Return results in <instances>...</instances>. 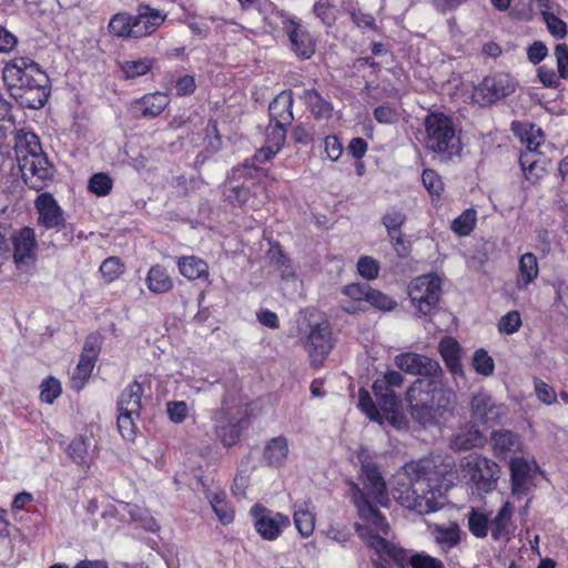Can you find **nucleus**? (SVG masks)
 <instances>
[{
  "label": "nucleus",
  "instance_id": "nucleus-27",
  "mask_svg": "<svg viewBox=\"0 0 568 568\" xmlns=\"http://www.w3.org/2000/svg\"><path fill=\"white\" fill-rule=\"evenodd\" d=\"M439 353L454 377H464L460 363V345L453 337H444L438 345Z\"/></svg>",
  "mask_w": 568,
  "mask_h": 568
},
{
  "label": "nucleus",
  "instance_id": "nucleus-51",
  "mask_svg": "<svg viewBox=\"0 0 568 568\" xmlns=\"http://www.w3.org/2000/svg\"><path fill=\"white\" fill-rule=\"evenodd\" d=\"M358 407L371 420L382 423L383 413L378 410L369 393L365 389H361L358 393Z\"/></svg>",
  "mask_w": 568,
  "mask_h": 568
},
{
  "label": "nucleus",
  "instance_id": "nucleus-63",
  "mask_svg": "<svg viewBox=\"0 0 568 568\" xmlns=\"http://www.w3.org/2000/svg\"><path fill=\"white\" fill-rule=\"evenodd\" d=\"M314 12L318 19L325 24L331 27L335 20L336 14L333 6L328 1H318L314 6Z\"/></svg>",
  "mask_w": 568,
  "mask_h": 568
},
{
  "label": "nucleus",
  "instance_id": "nucleus-32",
  "mask_svg": "<svg viewBox=\"0 0 568 568\" xmlns=\"http://www.w3.org/2000/svg\"><path fill=\"white\" fill-rule=\"evenodd\" d=\"M406 222V215L400 209L390 207L382 217V224L385 226L388 237L395 246L403 245L402 226Z\"/></svg>",
  "mask_w": 568,
  "mask_h": 568
},
{
  "label": "nucleus",
  "instance_id": "nucleus-60",
  "mask_svg": "<svg viewBox=\"0 0 568 568\" xmlns=\"http://www.w3.org/2000/svg\"><path fill=\"white\" fill-rule=\"evenodd\" d=\"M534 386L536 396L541 403L546 405H551L556 403L557 394L550 385H548L544 381L535 379Z\"/></svg>",
  "mask_w": 568,
  "mask_h": 568
},
{
  "label": "nucleus",
  "instance_id": "nucleus-31",
  "mask_svg": "<svg viewBox=\"0 0 568 568\" xmlns=\"http://www.w3.org/2000/svg\"><path fill=\"white\" fill-rule=\"evenodd\" d=\"M433 403H430L429 406V415H430V423H433L437 417H442L445 413L453 409L456 396L452 389L443 387L437 381H436V389L434 393H432V399Z\"/></svg>",
  "mask_w": 568,
  "mask_h": 568
},
{
  "label": "nucleus",
  "instance_id": "nucleus-13",
  "mask_svg": "<svg viewBox=\"0 0 568 568\" xmlns=\"http://www.w3.org/2000/svg\"><path fill=\"white\" fill-rule=\"evenodd\" d=\"M470 413L476 424L496 425L506 416L507 407L497 404L488 393L480 390L471 397Z\"/></svg>",
  "mask_w": 568,
  "mask_h": 568
},
{
  "label": "nucleus",
  "instance_id": "nucleus-53",
  "mask_svg": "<svg viewBox=\"0 0 568 568\" xmlns=\"http://www.w3.org/2000/svg\"><path fill=\"white\" fill-rule=\"evenodd\" d=\"M112 189V180L105 173H97L89 181V190L98 196H105Z\"/></svg>",
  "mask_w": 568,
  "mask_h": 568
},
{
  "label": "nucleus",
  "instance_id": "nucleus-58",
  "mask_svg": "<svg viewBox=\"0 0 568 568\" xmlns=\"http://www.w3.org/2000/svg\"><path fill=\"white\" fill-rule=\"evenodd\" d=\"M542 19L549 30V32L556 38H564L567 34L566 23L556 17L551 11L546 10L542 14Z\"/></svg>",
  "mask_w": 568,
  "mask_h": 568
},
{
  "label": "nucleus",
  "instance_id": "nucleus-40",
  "mask_svg": "<svg viewBox=\"0 0 568 568\" xmlns=\"http://www.w3.org/2000/svg\"><path fill=\"white\" fill-rule=\"evenodd\" d=\"M264 458L270 462H280L288 457V442L285 436L270 439L264 448Z\"/></svg>",
  "mask_w": 568,
  "mask_h": 568
},
{
  "label": "nucleus",
  "instance_id": "nucleus-49",
  "mask_svg": "<svg viewBox=\"0 0 568 568\" xmlns=\"http://www.w3.org/2000/svg\"><path fill=\"white\" fill-rule=\"evenodd\" d=\"M367 303L383 312L393 311L397 306V303L393 297L372 287L368 293Z\"/></svg>",
  "mask_w": 568,
  "mask_h": 568
},
{
  "label": "nucleus",
  "instance_id": "nucleus-17",
  "mask_svg": "<svg viewBox=\"0 0 568 568\" xmlns=\"http://www.w3.org/2000/svg\"><path fill=\"white\" fill-rule=\"evenodd\" d=\"M394 362L397 368L412 375L435 377L442 372L437 361L422 354L403 353L395 356Z\"/></svg>",
  "mask_w": 568,
  "mask_h": 568
},
{
  "label": "nucleus",
  "instance_id": "nucleus-21",
  "mask_svg": "<svg viewBox=\"0 0 568 568\" xmlns=\"http://www.w3.org/2000/svg\"><path fill=\"white\" fill-rule=\"evenodd\" d=\"M368 547L374 549L379 558L384 561H393L397 568H404L409 564V557L406 549L396 546L379 535H371Z\"/></svg>",
  "mask_w": 568,
  "mask_h": 568
},
{
  "label": "nucleus",
  "instance_id": "nucleus-59",
  "mask_svg": "<svg viewBox=\"0 0 568 568\" xmlns=\"http://www.w3.org/2000/svg\"><path fill=\"white\" fill-rule=\"evenodd\" d=\"M412 568H445L443 561L427 554H414L409 557Z\"/></svg>",
  "mask_w": 568,
  "mask_h": 568
},
{
  "label": "nucleus",
  "instance_id": "nucleus-64",
  "mask_svg": "<svg viewBox=\"0 0 568 568\" xmlns=\"http://www.w3.org/2000/svg\"><path fill=\"white\" fill-rule=\"evenodd\" d=\"M554 54L557 61V70L559 77L562 79L568 78V47L565 43H559L555 47Z\"/></svg>",
  "mask_w": 568,
  "mask_h": 568
},
{
  "label": "nucleus",
  "instance_id": "nucleus-35",
  "mask_svg": "<svg viewBox=\"0 0 568 568\" xmlns=\"http://www.w3.org/2000/svg\"><path fill=\"white\" fill-rule=\"evenodd\" d=\"M145 283L150 292L155 294H164L173 288V280L168 273L166 267L155 264L149 270Z\"/></svg>",
  "mask_w": 568,
  "mask_h": 568
},
{
  "label": "nucleus",
  "instance_id": "nucleus-14",
  "mask_svg": "<svg viewBox=\"0 0 568 568\" xmlns=\"http://www.w3.org/2000/svg\"><path fill=\"white\" fill-rule=\"evenodd\" d=\"M34 209L38 214L37 223L39 226L55 232L65 229L64 212L51 193L39 194L34 200Z\"/></svg>",
  "mask_w": 568,
  "mask_h": 568
},
{
  "label": "nucleus",
  "instance_id": "nucleus-41",
  "mask_svg": "<svg viewBox=\"0 0 568 568\" xmlns=\"http://www.w3.org/2000/svg\"><path fill=\"white\" fill-rule=\"evenodd\" d=\"M489 524L490 523L486 514L471 508L468 514V529L473 536L476 538L487 537L490 526Z\"/></svg>",
  "mask_w": 568,
  "mask_h": 568
},
{
  "label": "nucleus",
  "instance_id": "nucleus-20",
  "mask_svg": "<svg viewBox=\"0 0 568 568\" xmlns=\"http://www.w3.org/2000/svg\"><path fill=\"white\" fill-rule=\"evenodd\" d=\"M511 490L514 494L526 495L531 487H535V477L545 473L539 469V464H509Z\"/></svg>",
  "mask_w": 568,
  "mask_h": 568
},
{
  "label": "nucleus",
  "instance_id": "nucleus-54",
  "mask_svg": "<svg viewBox=\"0 0 568 568\" xmlns=\"http://www.w3.org/2000/svg\"><path fill=\"white\" fill-rule=\"evenodd\" d=\"M223 195L232 205L243 206L247 203L251 192L244 186H231L224 189Z\"/></svg>",
  "mask_w": 568,
  "mask_h": 568
},
{
  "label": "nucleus",
  "instance_id": "nucleus-9",
  "mask_svg": "<svg viewBox=\"0 0 568 568\" xmlns=\"http://www.w3.org/2000/svg\"><path fill=\"white\" fill-rule=\"evenodd\" d=\"M436 389V381L430 378L416 379L406 392V400L410 408L412 416L419 423H430L429 408L432 393Z\"/></svg>",
  "mask_w": 568,
  "mask_h": 568
},
{
  "label": "nucleus",
  "instance_id": "nucleus-18",
  "mask_svg": "<svg viewBox=\"0 0 568 568\" xmlns=\"http://www.w3.org/2000/svg\"><path fill=\"white\" fill-rule=\"evenodd\" d=\"M283 29L286 32L292 50L301 59H310L315 53V41L298 21L287 19L283 22Z\"/></svg>",
  "mask_w": 568,
  "mask_h": 568
},
{
  "label": "nucleus",
  "instance_id": "nucleus-34",
  "mask_svg": "<svg viewBox=\"0 0 568 568\" xmlns=\"http://www.w3.org/2000/svg\"><path fill=\"white\" fill-rule=\"evenodd\" d=\"M513 506L509 501H506L498 510L495 518L490 521L491 538L499 540L501 538L509 539L513 535Z\"/></svg>",
  "mask_w": 568,
  "mask_h": 568
},
{
  "label": "nucleus",
  "instance_id": "nucleus-29",
  "mask_svg": "<svg viewBox=\"0 0 568 568\" xmlns=\"http://www.w3.org/2000/svg\"><path fill=\"white\" fill-rule=\"evenodd\" d=\"M176 264L181 275L189 281L204 280L210 282L209 265L203 258L195 255L181 256Z\"/></svg>",
  "mask_w": 568,
  "mask_h": 568
},
{
  "label": "nucleus",
  "instance_id": "nucleus-55",
  "mask_svg": "<svg viewBox=\"0 0 568 568\" xmlns=\"http://www.w3.org/2000/svg\"><path fill=\"white\" fill-rule=\"evenodd\" d=\"M357 271L362 277L375 280L379 274V264L371 256H362L357 262Z\"/></svg>",
  "mask_w": 568,
  "mask_h": 568
},
{
  "label": "nucleus",
  "instance_id": "nucleus-48",
  "mask_svg": "<svg viewBox=\"0 0 568 568\" xmlns=\"http://www.w3.org/2000/svg\"><path fill=\"white\" fill-rule=\"evenodd\" d=\"M294 523L296 529L303 537H308L313 534L315 528L314 515L305 509H298L294 513Z\"/></svg>",
  "mask_w": 568,
  "mask_h": 568
},
{
  "label": "nucleus",
  "instance_id": "nucleus-19",
  "mask_svg": "<svg viewBox=\"0 0 568 568\" xmlns=\"http://www.w3.org/2000/svg\"><path fill=\"white\" fill-rule=\"evenodd\" d=\"M13 258L18 265H29L36 258L37 237L33 229L24 226L12 236Z\"/></svg>",
  "mask_w": 568,
  "mask_h": 568
},
{
  "label": "nucleus",
  "instance_id": "nucleus-28",
  "mask_svg": "<svg viewBox=\"0 0 568 568\" xmlns=\"http://www.w3.org/2000/svg\"><path fill=\"white\" fill-rule=\"evenodd\" d=\"M538 260L534 253H525L518 262V274L516 287L518 291H526L528 286L538 277Z\"/></svg>",
  "mask_w": 568,
  "mask_h": 568
},
{
  "label": "nucleus",
  "instance_id": "nucleus-8",
  "mask_svg": "<svg viewBox=\"0 0 568 568\" xmlns=\"http://www.w3.org/2000/svg\"><path fill=\"white\" fill-rule=\"evenodd\" d=\"M250 514L256 532L264 540L273 541L277 539L284 529L291 525L288 516L282 513H273L262 504L252 506Z\"/></svg>",
  "mask_w": 568,
  "mask_h": 568
},
{
  "label": "nucleus",
  "instance_id": "nucleus-4",
  "mask_svg": "<svg viewBox=\"0 0 568 568\" xmlns=\"http://www.w3.org/2000/svg\"><path fill=\"white\" fill-rule=\"evenodd\" d=\"M403 384L404 376L397 371H387L373 384V393L383 416L397 428L405 424V416L400 409L402 400L395 393V389L400 388Z\"/></svg>",
  "mask_w": 568,
  "mask_h": 568
},
{
  "label": "nucleus",
  "instance_id": "nucleus-43",
  "mask_svg": "<svg viewBox=\"0 0 568 568\" xmlns=\"http://www.w3.org/2000/svg\"><path fill=\"white\" fill-rule=\"evenodd\" d=\"M476 224V211L473 209L465 210L452 223V230L460 235H469Z\"/></svg>",
  "mask_w": 568,
  "mask_h": 568
},
{
  "label": "nucleus",
  "instance_id": "nucleus-36",
  "mask_svg": "<svg viewBox=\"0 0 568 568\" xmlns=\"http://www.w3.org/2000/svg\"><path fill=\"white\" fill-rule=\"evenodd\" d=\"M143 387L140 383L133 382L121 393L118 400V410L131 414H140L142 404Z\"/></svg>",
  "mask_w": 568,
  "mask_h": 568
},
{
  "label": "nucleus",
  "instance_id": "nucleus-61",
  "mask_svg": "<svg viewBox=\"0 0 568 568\" xmlns=\"http://www.w3.org/2000/svg\"><path fill=\"white\" fill-rule=\"evenodd\" d=\"M251 473L246 469H241L233 479L231 487L233 496L236 498L245 497L246 489L250 486Z\"/></svg>",
  "mask_w": 568,
  "mask_h": 568
},
{
  "label": "nucleus",
  "instance_id": "nucleus-15",
  "mask_svg": "<svg viewBox=\"0 0 568 568\" xmlns=\"http://www.w3.org/2000/svg\"><path fill=\"white\" fill-rule=\"evenodd\" d=\"M358 478L363 485L361 489L368 499L372 498L376 504L384 507L388 505L389 498L386 483L377 464H361Z\"/></svg>",
  "mask_w": 568,
  "mask_h": 568
},
{
  "label": "nucleus",
  "instance_id": "nucleus-16",
  "mask_svg": "<svg viewBox=\"0 0 568 568\" xmlns=\"http://www.w3.org/2000/svg\"><path fill=\"white\" fill-rule=\"evenodd\" d=\"M496 457L505 462H526L520 437L511 430H494L490 436Z\"/></svg>",
  "mask_w": 568,
  "mask_h": 568
},
{
  "label": "nucleus",
  "instance_id": "nucleus-6",
  "mask_svg": "<svg viewBox=\"0 0 568 568\" xmlns=\"http://www.w3.org/2000/svg\"><path fill=\"white\" fill-rule=\"evenodd\" d=\"M407 293L418 315H430L442 295V282L435 274H426L412 280Z\"/></svg>",
  "mask_w": 568,
  "mask_h": 568
},
{
  "label": "nucleus",
  "instance_id": "nucleus-12",
  "mask_svg": "<svg viewBox=\"0 0 568 568\" xmlns=\"http://www.w3.org/2000/svg\"><path fill=\"white\" fill-rule=\"evenodd\" d=\"M305 348L310 354L312 365L317 366L323 363L333 348L332 332L327 321L310 325Z\"/></svg>",
  "mask_w": 568,
  "mask_h": 568
},
{
  "label": "nucleus",
  "instance_id": "nucleus-30",
  "mask_svg": "<svg viewBox=\"0 0 568 568\" xmlns=\"http://www.w3.org/2000/svg\"><path fill=\"white\" fill-rule=\"evenodd\" d=\"M170 104V98L162 92L146 94L135 101V108L140 111V116L153 119L159 116Z\"/></svg>",
  "mask_w": 568,
  "mask_h": 568
},
{
  "label": "nucleus",
  "instance_id": "nucleus-47",
  "mask_svg": "<svg viewBox=\"0 0 568 568\" xmlns=\"http://www.w3.org/2000/svg\"><path fill=\"white\" fill-rule=\"evenodd\" d=\"M152 68V61L150 59H139L124 61L121 64V69L128 79H134L146 74Z\"/></svg>",
  "mask_w": 568,
  "mask_h": 568
},
{
  "label": "nucleus",
  "instance_id": "nucleus-22",
  "mask_svg": "<svg viewBox=\"0 0 568 568\" xmlns=\"http://www.w3.org/2000/svg\"><path fill=\"white\" fill-rule=\"evenodd\" d=\"M470 481L477 491L489 493L495 489L498 479L499 464H466Z\"/></svg>",
  "mask_w": 568,
  "mask_h": 568
},
{
  "label": "nucleus",
  "instance_id": "nucleus-7",
  "mask_svg": "<svg viewBox=\"0 0 568 568\" xmlns=\"http://www.w3.org/2000/svg\"><path fill=\"white\" fill-rule=\"evenodd\" d=\"M246 409L241 405L230 406L224 399L222 407L213 415L217 437L224 446H233L240 440Z\"/></svg>",
  "mask_w": 568,
  "mask_h": 568
},
{
  "label": "nucleus",
  "instance_id": "nucleus-37",
  "mask_svg": "<svg viewBox=\"0 0 568 568\" xmlns=\"http://www.w3.org/2000/svg\"><path fill=\"white\" fill-rule=\"evenodd\" d=\"M485 443L484 435L475 427L465 426L450 440V446L455 450H468L473 447L481 446Z\"/></svg>",
  "mask_w": 568,
  "mask_h": 568
},
{
  "label": "nucleus",
  "instance_id": "nucleus-5",
  "mask_svg": "<svg viewBox=\"0 0 568 568\" xmlns=\"http://www.w3.org/2000/svg\"><path fill=\"white\" fill-rule=\"evenodd\" d=\"M514 134L526 145L527 151L520 154L519 163L527 180L537 181L544 169L539 165V150L545 141L540 128L530 123L514 122Z\"/></svg>",
  "mask_w": 568,
  "mask_h": 568
},
{
  "label": "nucleus",
  "instance_id": "nucleus-24",
  "mask_svg": "<svg viewBox=\"0 0 568 568\" xmlns=\"http://www.w3.org/2000/svg\"><path fill=\"white\" fill-rule=\"evenodd\" d=\"M164 22V17L159 10L146 8L136 16H132L131 38H144L153 32Z\"/></svg>",
  "mask_w": 568,
  "mask_h": 568
},
{
  "label": "nucleus",
  "instance_id": "nucleus-38",
  "mask_svg": "<svg viewBox=\"0 0 568 568\" xmlns=\"http://www.w3.org/2000/svg\"><path fill=\"white\" fill-rule=\"evenodd\" d=\"M301 99L307 104L310 111L316 119L326 120L332 116V103L323 99L316 90H304Z\"/></svg>",
  "mask_w": 568,
  "mask_h": 568
},
{
  "label": "nucleus",
  "instance_id": "nucleus-2",
  "mask_svg": "<svg viewBox=\"0 0 568 568\" xmlns=\"http://www.w3.org/2000/svg\"><path fill=\"white\" fill-rule=\"evenodd\" d=\"M14 153L24 183L36 191L48 186L54 170L42 152L39 138L23 129L14 133Z\"/></svg>",
  "mask_w": 568,
  "mask_h": 568
},
{
  "label": "nucleus",
  "instance_id": "nucleus-11",
  "mask_svg": "<svg viewBox=\"0 0 568 568\" xmlns=\"http://www.w3.org/2000/svg\"><path fill=\"white\" fill-rule=\"evenodd\" d=\"M347 484L351 488L352 499L357 509L359 518L368 524L371 529L375 531L376 535H388L389 525L386 520V517L378 510L372 500L367 498L358 484L353 480H348Z\"/></svg>",
  "mask_w": 568,
  "mask_h": 568
},
{
  "label": "nucleus",
  "instance_id": "nucleus-33",
  "mask_svg": "<svg viewBox=\"0 0 568 568\" xmlns=\"http://www.w3.org/2000/svg\"><path fill=\"white\" fill-rule=\"evenodd\" d=\"M206 498L222 525L227 526L234 521L235 509L227 500V496L224 490L209 493L206 494Z\"/></svg>",
  "mask_w": 568,
  "mask_h": 568
},
{
  "label": "nucleus",
  "instance_id": "nucleus-50",
  "mask_svg": "<svg viewBox=\"0 0 568 568\" xmlns=\"http://www.w3.org/2000/svg\"><path fill=\"white\" fill-rule=\"evenodd\" d=\"M473 366L478 374L484 375V376L491 375L494 373V368H495L493 358L483 348L477 349L474 353Z\"/></svg>",
  "mask_w": 568,
  "mask_h": 568
},
{
  "label": "nucleus",
  "instance_id": "nucleus-25",
  "mask_svg": "<svg viewBox=\"0 0 568 568\" xmlns=\"http://www.w3.org/2000/svg\"><path fill=\"white\" fill-rule=\"evenodd\" d=\"M293 102L292 91L284 90L276 95L268 106L271 122L290 125L294 119Z\"/></svg>",
  "mask_w": 568,
  "mask_h": 568
},
{
  "label": "nucleus",
  "instance_id": "nucleus-45",
  "mask_svg": "<svg viewBox=\"0 0 568 568\" xmlns=\"http://www.w3.org/2000/svg\"><path fill=\"white\" fill-rule=\"evenodd\" d=\"M140 418V414H131L119 412L118 429L121 436L126 440H133L136 434L135 420Z\"/></svg>",
  "mask_w": 568,
  "mask_h": 568
},
{
  "label": "nucleus",
  "instance_id": "nucleus-57",
  "mask_svg": "<svg viewBox=\"0 0 568 568\" xmlns=\"http://www.w3.org/2000/svg\"><path fill=\"white\" fill-rule=\"evenodd\" d=\"M371 286L367 284L352 283L345 285L342 290L343 294L355 303L367 302Z\"/></svg>",
  "mask_w": 568,
  "mask_h": 568
},
{
  "label": "nucleus",
  "instance_id": "nucleus-56",
  "mask_svg": "<svg viewBox=\"0 0 568 568\" xmlns=\"http://www.w3.org/2000/svg\"><path fill=\"white\" fill-rule=\"evenodd\" d=\"M61 394V384L58 379L49 377L41 384L40 398L42 402L52 404Z\"/></svg>",
  "mask_w": 568,
  "mask_h": 568
},
{
  "label": "nucleus",
  "instance_id": "nucleus-42",
  "mask_svg": "<svg viewBox=\"0 0 568 568\" xmlns=\"http://www.w3.org/2000/svg\"><path fill=\"white\" fill-rule=\"evenodd\" d=\"M132 16L125 12L114 14L109 22V32L118 38H131Z\"/></svg>",
  "mask_w": 568,
  "mask_h": 568
},
{
  "label": "nucleus",
  "instance_id": "nucleus-44",
  "mask_svg": "<svg viewBox=\"0 0 568 568\" xmlns=\"http://www.w3.org/2000/svg\"><path fill=\"white\" fill-rule=\"evenodd\" d=\"M435 537L438 544L455 547L460 541V529L457 524L453 523L448 527L436 526Z\"/></svg>",
  "mask_w": 568,
  "mask_h": 568
},
{
  "label": "nucleus",
  "instance_id": "nucleus-3",
  "mask_svg": "<svg viewBox=\"0 0 568 568\" xmlns=\"http://www.w3.org/2000/svg\"><path fill=\"white\" fill-rule=\"evenodd\" d=\"M425 148L437 154L439 160L449 161L462 152L460 138L457 134L453 120L438 112L425 118Z\"/></svg>",
  "mask_w": 568,
  "mask_h": 568
},
{
  "label": "nucleus",
  "instance_id": "nucleus-26",
  "mask_svg": "<svg viewBox=\"0 0 568 568\" xmlns=\"http://www.w3.org/2000/svg\"><path fill=\"white\" fill-rule=\"evenodd\" d=\"M456 464H433L434 470L432 473L426 471V467H422L420 469H416L420 475H418L417 483L422 479L427 480V487L429 490L440 491L442 489L447 490L452 485V480L447 478V474L452 471L453 466Z\"/></svg>",
  "mask_w": 568,
  "mask_h": 568
},
{
  "label": "nucleus",
  "instance_id": "nucleus-52",
  "mask_svg": "<svg viewBox=\"0 0 568 568\" xmlns=\"http://www.w3.org/2000/svg\"><path fill=\"white\" fill-rule=\"evenodd\" d=\"M521 316L518 311H510L503 315L498 322V331L503 334H514L521 327Z\"/></svg>",
  "mask_w": 568,
  "mask_h": 568
},
{
  "label": "nucleus",
  "instance_id": "nucleus-10",
  "mask_svg": "<svg viewBox=\"0 0 568 568\" xmlns=\"http://www.w3.org/2000/svg\"><path fill=\"white\" fill-rule=\"evenodd\" d=\"M517 82L507 73L484 78L475 89L473 99L480 105H488L515 92Z\"/></svg>",
  "mask_w": 568,
  "mask_h": 568
},
{
  "label": "nucleus",
  "instance_id": "nucleus-23",
  "mask_svg": "<svg viewBox=\"0 0 568 568\" xmlns=\"http://www.w3.org/2000/svg\"><path fill=\"white\" fill-rule=\"evenodd\" d=\"M285 124L271 122L265 132V145L254 155L260 162L267 161L275 156L285 143Z\"/></svg>",
  "mask_w": 568,
  "mask_h": 568
},
{
  "label": "nucleus",
  "instance_id": "nucleus-39",
  "mask_svg": "<svg viewBox=\"0 0 568 568\" xmlns=\"http://www.w3.org/2000/svg\"><path fill=\"white\" fill-rule=\"evenodd\" d=\"M94 364V354L80 356L79 363L74 368L71 377L72 388L80 390L84 386L91 376Z\"/></svg>",
  "mask_w": 568,
  "mask_h": 568
},
{
  "label": "nucleus",
  "instance_id": "nucleus-46",
  "mask_svg": "<svg viewBox=\"0 0 568 568\" xmlns=\"http://www.w3.org/2000/svg\"><path fill=\"white\" fill-rule=\"evenodd\" d=\"M124 264L116 256L104 260L100 266V272L106 283H111L124 273Z\"/></svg>",
  "mask_w": 568,
  "mask_h": 568
},
{
  "label": "nucleus",
  "instance_id": "nucleus-62",
  "mask_svg": "<svg viewBox=\"0 0 568 568\" xmlns=\"http://www.w3.org/2000/svg\"><path fill=\"white\" fill-rule=\"evenodd\" d=\"M422 180L425 187L430 194L439 195L443 191V182L440 176L432 169L424 170Z\"/></svg>",
  "mask_w": 568,
  "mask_h": 568
},
{
  "label": "nucleus",
  "instance_id": "nucleus-1",
  "mask_svg": "<svg viewBox=\"0 0 568 568\" xmlns=\"http://www.w3.org/2000/svg\"><path fill=\"white\" fill-rule=\"evenodd\" d=\"M11 97L23 108L40 109L50 95V80L42 68L28 57H16L2 70Z\"/></svg>",
  "mask_w": 568,
  "mask_h": 568
}]
</instances>
